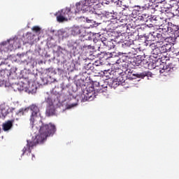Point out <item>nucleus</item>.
<instances>
[{
    "label": "nucleus",
    "instance_id": "nucleus-1",
    "mask_svg": "<svg viewBox=\"0 0 179 179\" xmlns=\"http://www.w3.org/2000/svg\"><path fill=\"white\" fill-rule=\"evenodd\" d=\"M31 111L30 117L31 124L32 125V129L38 131V134L32 141L27 140V147L29 153H31V149L36 145H41L44 143L45 141L50 136H54L55 132H57V127L55 124L52 123L46 124L40 120L38 123L34 124L37 121V119L41 117L40 113V108L36 104H32L28 108Z\"/></svg>",
    "mask_w": 179,
    "mask_h": 179
},
{
    "label": "nucleus",
    "instance_id": "nucleus-2",
    "mask_svg": "<svg viewBox=\"0 0 179 179\" xmlns=\"http://www.w3.org/2000/svg\"><path fill=\"white\" fill-rule=\"evenodd\" d=\"M101 44V41L99 39V34H95L92 35V41L91 38L90 45V62H94L97 59H99V55H100V45Z\"/></svg>",
    "mask_w": 179,
    "mask_h": 179
},
{
    "label": "nucleus",
    "instance_id": "nucleus-3",
    "mask_svg": "<svg viewBox=\"0 0 179 179\" xmlns=\"http://www.w3.org/2000/svg\"><path fill=\"white\" fill-rule=\"evenodd\" d=\"M166 20H167V18L162 15L153 16L147 20V23L151 22V24H147V26H149V27H159V30L166 31V30H169V26L167 25Z\"/></svg>",
    "mask_w": 179,
    "mask_h": 179
},
{
    "label": "nucleus",
    "instance_id": "nucleus-4",
    "mask_svg": "<svg viewBox=\"0 0 179 179\" xmlns=\"http://www.w3.org/2000/svg\"><path fill=\"white\" fill-rule=\"evenodd\" d=\"M91 3L94 5V6H92L91 5V13H90V17L92 20H90V27L93 29V27H97L99 26V23H97L96 21H94V19H99L103 14L101 10L99 9V0H90Z\"/></svg>",
    "mask_w": 179,
    "mask_h": 179
},
{
    "label": "nucleus",
    "instance_id": "nucleus-5",
    "mask_svg": "<svg viewBox=\"0 0 179 179\" xmlns=\"http://www.w3.org/2000/svg\"><path fill=\"white\" fill-rule=\"evenodd\" d=\"M122 73V70L121 69H114L112 70H103V74L104 76L106 78H108V79H114V80L112 83L113 87L115 88L118 86V84L117 82H121V79H122V76L121 75Z\"/></svg>",
    "mask_w": 179,
    "mask_h": 179
},
{
    "label": "nucleus",
    "instance_id": "nucleus-6",
    "mask_svg": "<svg viewBox=\"0 0 179 179\" xmlns=\"http://www.w3.org/2000/svg\"><path fill=\"white\" fill-rule=\"evenodd\" d=\"M55 16L57 22L62 23L71 20L73 17V12L71 11V8H65L56 13Z\"/></svg>",
    "mask_w": 179,
    "mask_h": 179
},
{
    "label": "nucleus",
    "instance_id": "nucleus-7",
    "mask_svg": "<svg viewBox=\"0 0 179 179\" xmlns=\"http://www.w3.org/2000/svg\"><path fill=\"white\" fill-rule=\"evenodd\" d=\"M159 33L153 32L152 36L155 37L157 43L156 44H159L160 43H163L164 41H169L170 40V34H169V30L166 31H162V29H159Z\"/></svg>",
    "mask_w": 179,
    "mask_h": 179
},
{
    "label": "nucleus",
    "instance_id": "nucleus-8",
    "mask_svg": "<svg viewBox=\"0 0 179 179\" xmlns=\"http://www.w3.org/2000/svg\"><path fill=\"white\" fill-rule=\"evenodd\" d=\"M97 93H104V90L100 87V83H99V81H93V80H91V100L96 99Z\"/></svg>",
    "mask_w": 179,
    "mask_h": 179
},
{
    "label": "nucleus",
    "instance_id": "nucleus-9",
    "mask_svg": "<svg viewBox=\"0 0 179 179\" xmlns=\"http://www.w3.org/2000/svg\"><path fill=\"white\" fill-rule=\"evenodd\" d=\"M76 6L77 10H75V15H76V13H79V12L82 10L83 12H87V10L90 9V1L85 0L84 1L77 3Z\"/></svg>",
    "mask_w": 179,
    "mask_h": 179
},
{
    "label": "nucleus",
    "instance_id": "nucleus-10",
    "mask_svg": "<svg viewBox=\"0 0 179 179\" xmlns=\"http://www.w3.org/2000/svg\"><path fill=\"white\" fill-rule=\"evenodd\" d=\"M179 69V64H171L170 66H164L163 69L159 70L161 73H166L170 72H177Z\"/></svg>",
    "mask_w": 179,
    "mask_h": 179
},
{
    "label": "nucleus",
    "instance_id": "nucleus-11",
    "mask_svg": "<svg viewBox=\"0 0 179 179\" xmlns=\"http://www.w3.org/2000/svg\"><path fill=\"white\" fill-rule=\"evenodd\" d=\"M159 45H160L157 43H152L150 45L151 48H152V54L154 58H159V57H162V52Z\"/></svg>",
    "mask_w": 179,
    "mask_h": 179
},
{
    "label": "nucleus",
    "instance_id": "nucleus-12",
    "mask_svg": "<svg viewBox=\"0 0 179 179\" xmlns=\"http://www.w3.org/2000/svg\"><path fill=\"white\" fill-rule=\"evenodd\" d=\"M120 3H121L120 6H123L122 7V12L124 13V15H125V16H129L131 15V14L132 13V11L131 10V9H134V7L131 6H126V5H122V1H120Z\"/></svg>",
    "mask_w": 179,
    "mask_h": 179
},
{
    "label": "nucleus",
    "instance_id": "nucleus-13",
    "mask_svg": "<svg viewBox=\"0 0 179 179\" xmlns=\"http://www.w3.org/2000/svg\"><path fill=\"white\" fill-rule=\"evenodd\" d=\"M99 40L101 41V43H103V45L107 47L108 50H112V48H115V41L111 40V41H101V39L99 38Z\"/></svg>",
    "mask_w": 179,
    "mask_h": 179
},
{
    "label": "nucleus",
    "instance_id": "nucleus-14",
    "mask_svg": "<svg viewBox=\"0 0 179 179\" xmlns=\"http://www.w3.org/2000/svg\"><path fill=\"white\" fill-rule=\"evenodd\" d=\"M13 122H15V120H8L3 123L2 125L3 131L6 132L7 131L12 129V127H13Z\"/></svg>",
    "mask_w": 179,
    "mask_h": 179
},
{
    "label": "nucleus",
    "instance_id": "nucleus-15",
    "mask_svg": "<svg viewBox=\"0 0 179 179\" xmlns=\"http://www.w3.org/2000/svg\"><path fill=\"white\" fill-rule=\"evenodd\" d=\"M168 26V33H171L172 34L176 35V33H177L179 27L178 25H176L171 22H169L167 24Z\"/></svg>",
    "mask_w": 179,
    "mask_h": 179
},
{
    "label": "nucleus",
    "instance_id": "nucleus-16",
    "mask_svg": "<svg viewBox=\"0 0 179 179\" xmlns=\"http://www.w3.org/2000/svg\"><path fill=\"white\" fill-rule=\"evenodd\" d=\"M47 117L55 115V107L54 105L48 106L45 111Z\"/></svg>",
    "mask_w": 179,
    "mask_h": 179
},
{
    "label": "nucleus",
    "instance_id": "nucleus-17",
    "mask_svg": "<svg viewBox=\"0 0 179 179\" xmlns=\"http://www.w3.org/2000/svg\"><path fill=\"white\" fill-rule=\"evenodd\" d=\"M9 45V42L5 43L3 42L0 45V59H2V54L3 52H6L8 51V48H6Z\"/></svg>",
    "mask_w": 179,
    "mask_h": 179
},
{
    "label": "nucleus",
    "instance_id": "nucleus-18",
    "mask_svg": "<svg viewBox=\"0 0 179 179\" xmlns=\"http://www.w3.org/2000/svg\"><path fill=\"white\" fill-rule=\"evenodd\" d=\"M150 0H141L140 4L141 7L144 8V10L146 9H149L150 7Z\"/></svg>",
    "mask_w": 179,
    "mask_h": 179
},
{
    "label": "nucleus",
    "instance_id": "nucleus-19",
    "mask_svg": "<svg viewBox=\"0 0 179 179\" xmlns=\"http://www.w3.org/2000/svg\"><path fill=\"white\" fill-rule=\"evenodd\" d=\"M115 64H117L121 66H124V65H127V57H122V58H119L118 56H117V59L115 62Z\"/></svg>",
    "mask_w": 179,
    "mask_h": 179
},
{
    "label": "nucleus",
    "instance_id": "nucleus-20",
    "mask_svg": "<svg viewBox=\"0 0 179 179\" xmlns=\"http://www.w3.org/2000/svg\"><path fill=\"white\" fill-rule=\"evenodd\" d=\"M90 64L92 65L90 66V71L92 72H94L96 69H94L96 66H100L101 65V61L96 59L92 62H90Z\"/></svg>",
    "mask_w": 179,
    "mask_h": 179
},
{
    "label": "nucleus",
    "instance_id": "nucleus-21",
    "mask_svg": "<svg viewBox=\"0 0 179 179\" xmlns=\"http://www.w3.org/2000/svg\"><path fill=\"white\" fill-rule=\"evenodd\" d=\"M89 93H90V91L87 90V88H86L83 92L84 96H83L82 101H89V100L90 99V96L89 95Z\"/></svg>",
    "mask_w": 179,
    "mask_h": 179
},
{
    "label": "nucleus",
    "instance_id": "nucleus-22",
    "mask_svg": "<svg viewBox=\"0 0 179 179\" xmlns=\"http://www.w3.org/2000/svg\"><path fill=\"white\" fill-rule=\"evenodd\" d=\"M159 50L161 51V54H164L166 52H167V51H170V48H171L170 47V45H163L162 46H159Z\"/></svg>",
    "mask_w": 179,
    "mask_h": 179
},
{
    "label": "nucleus",
    "instance_id": "nucleus-23",
    "mask_svg": "<svg viewBox=\"0 0 179 179\" xmlns=\"http://www.w3.org/2000/svg\"><path fill=\"white\" fill-rule=\"evenodd\" d=\"M27 113H29V108H22L16 113V115L22 117V115H24Z\"/></svg>",
    "mask_w": 179,
    "mask_h": 179
},
{
    "label": "nucleus",
    "instance_id": "nucleus-24",
    "mask_svg": "<svg viewBox=\"0 0 179 179\" xmlns=\"http://www.w3.org/2000/svg\"><path fill=\"white\" fill-rule=\"evenodd\" d=\"M137 75L138 78H145V76H148V78H152V73H150V71H144Z\"/></svg>",
    "mask_w": 179,
    "mask_h": 179
},
{
    "label": "nucleus",
    "instance_id": "nucleus-25",
    "mask_svg": "<svg viewBox=\"0 0 179 179\" xmlns=\"http://www.w3.org/2000/svg\"><path fill=\"white\" fill-rule=\"evenodd\" d=\"M136 40V37H135V35L131 34L128 35L127 41H129L130 44H132Z\"/></svg>",
    "mask_w": 179,
    "mask_h": 179
},
{
    "label": "nucleus",
    "instance_id": "nucleus-26",
    "mask_svg": "<svg viewBox=\"0 0 179 179\" xmlns=\"http://www.w3.org/2000/svg\"><path fill=\"white\" fill-rule=\"evenodd\" d=\"M133 8H134V10H136L137 12H142V10H145L143 7L141 6V3H139V5H134L133 6Z\"/></svg>",
    "mask_w": 179,
    "mask_h": 179
},
{
    "label": "nucleus",
    "instance_id": "nucleus-27",
    "mask_svg": "<svg viewBox=\"0 0 179 179\" xmlns=\"http://www.w3.org/2000/svg\"><path fill=\"white\" fill-rule=\"evenodd\" d=\"M105 16L108 19H115L114 18V13H113L112 12L106 11Z\"/></svg>",
    "mask_w": 179,
    "mask_h": 179
},
{
    "label": "nucleus",
    "instance_id": "nucleus-28",
    "mask_svg": "<svg viewBox=\"0 0 179 179\" xmlns=\"http://www.w3.org/2000/svg\"><path fill=\"white\" fill-rule=\"evenodd\" d=\"M125 31H127V27H119V30L117 31L119 34H125Z\"/></svg>",
    "mask_w": 179,
    "mask_h": 179
},
{
    "label": "nucleus",
    "instance_id": "nucleus-29",
    "mask_svg": "<svg viewBox=\"0 0 179 179\" xmlns=\"http://www.w3.org/2000/svg\"><path fill=\"white\" fill-rule=\"evenodd\" d=\"M9 73V71L8 69L4 70H0V76L5 78V76H8V73Z\"/></svg>",
    "mask_w": 179,
    "mask_h": 179
},
{
    "label": "nucleus",
    "instance_id": "nucleus-30",
    "mask_svg": "<svg viewBox=\"0 0 179 179\" xmlns=\"http://www.w3.org/2000/svg\"><path fill=\"white\" fill-rule=\"evenodd\" d=\"M75 84L76 85L77 87H82V86H83V80H77L75 81Z\"/></svg>",
    "mask_w": 179,
    "mask_h": 179
},
{
    "label": "nucleus",
    "instance_id": "nucleus-31",
    "mask_svg": "<svg viewBox=\"0 0 179 179\" xmlns=\"http://www.w3.org/2000/svg\"><path fill=\"white\" fill-rule=\"evenodd\" d=\"M32 30H33V31H35L36 33H38V31H40V30H41V29L39 28V27L35 26V27H32Z\"/></svg>",
    "mask_w": 179,
    "mask_h": 179
},
{
    "label": "nucleus",
    "instance_id": "nucleus-32",
    "mask_svg": "<svg viewBox=\"0 0 179 179\" xmlns=\"http://www.w3.org/2000/svg\"><path fill=\"white\" fill-rule=\"evenodd\" d=\"M46 103H48V104H49V106H54V104H52V100H51V99L48 98L46 99Z\"/></svg>",
    "mask_w": 179,
    "mask_h": 179
},
{
    "label": "nucleus",
    "instance_id": "nucleus-33",
    "mask_svg": "<svg viewBox=\"0 0 179 179\" xmlns=\"http://www.w3.org/2000/svg\"><path fill=\"white\" fill-rule=\"evenodd\" d=\"M173 20H175V22L178 24L179 23V15H174Z\"/></svg>",
    "mask_w": 179,
    "mask_h": 179
},
{
    "label": "nucleus",
    "instance_id": "nucleus-34",
    "mask_svg": "<svg viewBox=\"0 0 179 179\" xmlns=\"http://www.w3.org/2000/svg\"><path fill=\"white\" fill-rule=\"evenodd\" d=\"M116 59H117V57H115V59H114L113 57L110 58V61L112 62V65H115V64H117V63H115Z\"/></svg>",
    "mask_w": 179,
    "mask_h": 179
},
{
    "label": "nucleus",
    "instance_id": "nucleus-35",
    "mask_svg": "<svg viewBox=\"0 0 179 179\" xmlns=\"http://www.w3.org/2000/svg\"><path fill=\"white\" fill-rule=\"evenodd\" d=\"M157 3H163L164 5H165V3H167L166 0H158V1H157Z\"/></svg>",
    "mask_w": 179,
    "mask_h": 179
},
{
    "label": "nucleus",
    "instance_id": "nucleus-36",
    "mask_svg": "<svg viewBox=\"0 0 179 179\" xmlns=\"http://www.w3.org/2000/svg\"><path fill=\"white\" fill-rule=\"evenodd\" d=\"M26 152H27V148L24 147L22 149V156L24 155V153H26Z\"/></svg>",
    "mask_w": 179,
    "mask_h": 179
},
{
    "label": "nucleus",
    "instance_id": "nucleus-37",
    "mask_svg": "<svg viewBox=\"0 0 179 179\" xmlns=\"http://www.w3.org/2000/svg\"><path fill=\"white\" fill-rule=\"evenodd\" d=\"M46 71H48V73H50V72H52V71H54V69L48 68V69H46Z\"/></svg>",
    "mask_w": 179,
    "mask_h": 179
},
{
    "label": "nucleus",
    "instance_id": "nucleus-38",
    "mask_svg": "<svg viewBox=\"0 0 179 179\" xmlns=\"http://www.w3.org/2000/svg\"><path fill=\"white\" fill-rule=\"evenodd\" d=\"M142 64V60H138L137 63H135L136 66H139V64Z\"/></svg>",
    "mask_w": 179,
    "mask_h": 179
},
{
    "label": "nucleus",
    "instance_id": "nucleus-39",
    "mask_svg": "<svg viewBox=\"0 0 179 179\" xmlns=\"http://www.w3.org/2000/svg\"><path fill=\"white\" fill-rule=\"evenodd\" d=\"M175 37H179V28H178V31H176V33L175 34Z\"/></svg>",
    "mask_w": 179,
    "mask_h": 179
},
{
    "label": "nucleus",
    "instance_id": "nucleus-40",
    "mask_svg": "<svg viewBox=\"0 0 179 179\" xmlns=\"http://www.w3.org/2000/svg\"><path fill=\"white\" fill-rule=\"evenodd\" d=\"M76 106H78V103H72L71 105V107H76Z\"/></svg>",
    "mask_w": 179,
    "mask_h": 179
},
{
    "label": "nucleus",
    "instance_id": "nucleus-41",
    "mask_svg": "<svg viewBox=\"0 0 179 179\" xmlns=\"http://www.w3.org/2000/svg\"><path fill=\"white\" fill-rule=\"evenodd\" d=\"M151 2H157V1H159V0H150Z\"/></svg>",
    "mask_w": 179,
    "mask_h": 179
},
{
    "label": "nucleus",
    "instance_id": "nucleus-42",
    "mask_svg": "<svg viewBox=\"0 0 179 179\" xmlns=\"http://www.w3.org/2000/svg\"><path fill=\"white\" fill-rule=\"evenodd\" d=\"M3 117H6V114H3V113H1Z\"/></svg>",
    "mask_w": 179,
    "mask_h": 179
},
{
    "label": "nucleus",
    "instance_id": "nucleus-43",
    "mask_svg": "<svg viewBox=\"0 0 179 179\" xmlns=\"http://www.w3.org/2000/svg\"><path fill=\"white\" fill-rule=\"evenodd\" d=\"M57 81V80H55V79H53V81L52 82H56Z\"/></svg>",
    "mask_w": 179,
    "mask_h": 179
},
{
    "label": "nucleus",
    "instance_id": "nucleus-44",
    "mask_svg": "<svg viewBox=\"0 0 179 179\" xmlns=\"http://www.w3.org/2000/svg\"><path fill=\"white\" fill-rule=\"evenodd\" d=\"M33 157H34V155H32V160H33Z\"/></svg>",
    "mask_w": 179,
    "mask_h": 179
}]
</instances>
